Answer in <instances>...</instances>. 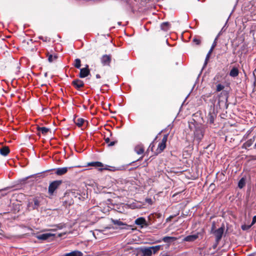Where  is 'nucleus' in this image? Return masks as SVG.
Returning <instances> with one entry per match:
<instances>
[{
    "label": "nucleus",
    "instance_id": "obj_48",
    "mask_svg": "<svg viewBox=\"0 0 256 256\" xmlns=\"http://www.w3.org/2000/svg\"><path fill=\"white\" fill-rule=\"evenodd\" d=\"M96 78H101L100 74H96Z\"/></svg>",
    "mask_w": 256,
    "mask_h": 256
},
{
    "label": "nucleus",
    "instance_id": "obj_42",
    "mask_svg": "<svg viewBox=\"0 0 256 256\" xmlns=\"http://www.w3.org/2000/svg\"><path fill=\"white\" fill-rule=\"evenodd\" d=\"M215 228H216V224H215L214 222H213L212 224V230H211L212 232L213 233V232L214 230H215Z\"/></svg>",
    "mask_w": 256,
    "mask_h": 256
},
{
    "label": "nucleus",
    "instance_id": "obj_30",
    "mask_svg": "<svg viewBox=\"0 0 256 256\" xmlns=\"http://www.w3.org/2000/svg\"><path fill=\"white\" fill-rule=\"evenodd\" d=\"M245 181H246V180L244 178H242L240 180V181L238 182V186L240 188H242L246 184Z\"/></svg>",
    "mask_w": 256,
    "mask_h": 256
},
{
    "label": "nucleus",
    "instance_id": "obj_54",
    "mask_svg": "<svg viewBox=\"0 0 256 256\" xmlns=\"http://www.w3.org/2000/svg\"><path fill=\"white\" fill-rule=\"evenodd\" d=\"M216 77H217V76H216V77L214 78V79H216Z\"/></svg>",
    "mask_w": 256,
    "mask_h": 256
},
{
    "label": "nucleus",
    "instance_id": "obj_46",
    "mask_svg": "<svg viewBox=\"0 0 256 256\" xmlns=\"http://www.w3.org/2000/svg\"><path fill=\"white\" fill-rule=\"evenodd\" d=\"M214 48H210V50L208 52V54H211Z\"/></svg>",
    "mask_w": 256,
    "mask_h": 256
},
{
    "label": "nucleus",
    "instance_id": "obj_45",
    "mask_svg": "<svg viewBox=\"0 0 256 256\" xmlns=\"http://www.w3.org/2000/svg\"><path fill=\"white\" fill-rule=\"evenodd\" d=\"M253 74H254V86H256V75H255V74L254 73Z\"/></svg>",
    "mask_w": 256,
    "mask_h": 256
},
{
    "label": "nucleus",
    "instance_id": "obj_47",
    "mask_svg": "<svg viewBox=\"0 0 256 256\" xmlns=\"http://www.w3.org/2000/svg\"><path fill=\"white\" fill-rule=\"evenodd\" d=\"M144 155L142 156L138 159L136 161H139V160H142V158H144Z\"/></svg>",
    "mask_w": 256,
    "mask_h": 256
},
{
    "label": "nucleus",
    "instance_id": "obj_17",
    "mask_svg": "<svg viewBox=\"0 0 256 256\" xmlns=\"http://www.w3.org/2000/svg\"><path fill=\"white\" fill-rule=\"evenodd\" d=\"M171 26V24L169 22H164L160 24V28L162 30L167 32Z\"/></svg>",
    "mask_w": 256,
    "mask_h": 256
},
{
    "label": "nucleus",
    "instance_id": "obj_32",
    "mask_svg": "<svg viewBox=\"0 0 256 256\" xmlns=\"http://www.w3.org/2000/svg\"><path fill=\"white\" fill-rule=\"evenodd\" d=\"M72 196L80 200L81 195L78 191H74L72 192Z\"/></svg>",
    "mask_w": 256,
    "mask_h": 256
},
{
    "label": "nucleus",
    "instance_id": "obj_4",
    "mask_svg": "<svg viewBox=\"0 0 256 256\" xmlns=\"http://www.w3.org/2000/svg\"><path fill=\"white\" fill-rule=\"evenodd\" d=\"M62 183V180H56L51 182L48 188V194L50 195H53L55 191L59 188Z\"/></svg>",
    "mask_w": 256,
    "mask_h": 256
},
{
    "label": "nucleus",
    "instance_id": "obj_21",
    "mask_svg": "<svg viewBox=\"0 0 256 256\" xmlns=\"http://www.w3.org/2000/svg\"><path fill=\"white\" fill-rule=\"evenodd\" d=\"M87 166H89L98 168L102 167L104 166V164L100 162H92L88 163Z\"/></svg>",
    "mask_w": 256,
    "mask_h": 256
},
{
    "label": "nucleus",
    "instance_id": "obj_35",
    "mask_svg": "<svg viewBox=\"0 0 256 256\" xmlns=\"http://www.w3.org/2000/svg\"><path fill=\"white\" fill-rule=\"evenodd\" d=\"M154 143H153V142H152V143L150 144V146H149V147H148V150H147V151H148V150H151L152 152H153V151H154Z\"/></svg>",
    "mask_w": 256,
    "mask_h": 256
},
{
    "label": "nucleus",
    "instance_id": "obj_12",
    "mask_svg": "<svg viewBox=\"0 0 256 256\" xmlns=\"http://www.w3.org/2000/svg\"><path fill=\"white\" fill-rule=\"evenodd\" d=\"M54 236V234H52L50 233H45L38 235L36 236V238L40 240H46Z\"/></svg>",
    "mask_w": 256,
    "mask_h": 256
},
{
    "label": "nucleus",
    "instance_id": "obj_10",
    "mask_svg": "<svg viewBox=\"0 0 256 256\" xmlns=\"http://www.w3.org/2000/svg\"><path fill=\"white\" fill-rule=\"evenodd\" d=\"M216 117V114L214 112V110H210L208 115V122L210 124H214Z\"/></svg>",
    "mask_w": 256,
    "mask_h": 256
},
{
    "label": "nucleus",
    "instance_id": "obj_27",
    "mask_svg": "<svg viewBox=\"0 0 256 256\" xmlns=\"http://www.w3.org/2000/svg\"><path fill=\"white\" fill-rule=\"evenodd\" d=\"M76 68H80L81 66V60L80 58H76L74 60V64H72Z\"/></svg>",
    "mask_w": 256,
    "mask_h": 256
},
{
    "label": "nucleus",
    "instance_id": "obj_56",
    "mask_svg": "<svg viewBox=\"0 0 256 256\" xmlns=\"http://www.w3.org/2000/svg\"><path fill=\"white\" fill-rule=\"evenodd\" d=\"M1 226V224L0 223V227Z\"/></svg>",
    "mask_w": 256,
    "mask_h": 256
},
{
    "label": "nucleus",
    "instance_id": "obj_16",
    "mask_svg": "<svg viewBox=\"0 0 256 256\" xmlns=\"http://www.w3.org/2000/svg\"><path fill=\"white\" fill-rule=\"evenodd\" d=\"M134 151L138 154H142L144 153V148L142 144H139L135 146Z\"/></svg>",
    "mask_w": 256,
    "mask_h": 256
},
{
    "label": "nucleus",
    "instance_id": "obj_1",
    "mask_svg": "<svg viewBox=\"0 0 256 256\" xmlns=\"http://www.w3.org/2000/svg\"><path fill=\"white\" fill-rule=\"evenodd\" d=\"M44 198L42 196H34L28 200L27 206L30 210H38Z\"/></svg>",
    "mask_w": 256,
    "mask_h": 256
},
{
    "label": "nucleus",
    "instance_id": "obj_36",
    "mask_svg": "<svg viewBox=\"0 0 256 256\" xmlns=\"http://www.w3.org/2000/svg\"><path fill=\"white\" fill-rule=\"evenodd\" d=\"M210 54H209L208 53L207 54L206 58V60H205L204 66H206L207 64L208 61V60L210 58Z\"/></svg>",
    "mask_w": 256,
    "mask_h": 256
},
{
    "label": "nucleus",
    "instance_id": "obj_50",
    "mask_svg": "<svg viewBox=\"0 0 256 256\" xmlns=\"http://www.w3.org/2000/svg\"><path fill=\"white\" fill-rule=\"evenodd\" d=\"M217 246V245L216 246V244L213 246L214 248H216Z\"/></svg>",
    "mask_w": 256,
    "mask_h": 256
},
{
    "label": "nucleus",
    "instance_id": "obj_53",
    "mask_svg": "<svg viewBox=\"0 0 256 256\" xmlns=\"http://www.w3.org/2000/svg\"><path fill=\"white\" fill-rule=\"evenodd\" d=\"M216 77H217V76H216V77L214 78V79H216Z\"/></svg>",
    "mask_w": 256,
    "mask_h": 256
},
{
    "label": "nucleus",
    "instance_id": "obj_37",
    "mask_svg": "<svg viewBox=\"0 0 256 256\" xmlns=\"http://www.w3.org/2000/svg\"><path fill=\"white\" fill-rule=\"evenodd\" d=\"M145 202L150 204H152V200L150 198H146L145 200Z\"/></svg>",
    "mask_w": 256,
    "mask_h": 256
},
{
    "label": "nucleus",
    "instance_id": "obj_43",
    "mask_svg": "<svg viewBox=\"0 0 256 256\" xmlns=\"http://www.w3.org/2000/svg\"><path fill=\"white\" fill-rule=\"evenodd\" d=\"M256 222V216H254L252 218V220L251 224L252 226Z\"/></svg>",
    "mask_w": 256,
    "mask_h": 256
},
{
    "label": "nucleus",
    "instance_id": "obj_40",
    "mask_svg": "<svg viewBox=\"0 0 256 256\" xmlns=\"http://www.w3.org/2000/svg\"><path fill=\"white\" fill-rule=\"evenodd\" d=\"M174 217V216H170L166 219V222H168L172 220Z\"/></svg>",
    "mask_w": 256,
    "mask_h": 256
},
{
    "label": "nucleus",
    "instance_id": "obj_52",
    "mask_svg": "<svg viewBox=\"0 0 256 256\" xmlns=\"http://www.w3.org/2000/svg\"><path fill=\"white\" fill-rule=\"evenodd\" d=\"M254 148H256V144H255V145H254Z\"/></svg>",
    "mask_w": 256,
    "mask_h": 256
},
{
    "label": "nucleus",
    "instance_id": "obj_7",
    "mask_svg": "<svg viewBox=\"0 0 256 256\" xmlns=\"http://www.w3.org/2000/svg\"><path fill=\"white\" fill-rule=\"evenodd\" d=\"M112 56L110 54H104L100 58V62L103 66H110Z\"/></svg>",
    "mask_w": 256,
    "mask_h": 256
},
{
    "label": "nucleus",
    "instance_id": "obj_38",
    "mask_svg": "<svg viewBox=\"0 0 256 256\" xmlns=\"http://www.w3.org/2000/svg\"><path fill=\"white\" fill-rule=\"evenodd\" d=\"M217 40H218V36L215 38V40H214V42H213V43L212 44V46H211V48H214L216 46Z\"/></svg>",
    "mask_w": 256,
    "mask_h": 256
},
{
    "label": "nucleus",
    "instance_id": "obj_34",
    "mask_svg": "<svg viewBox=\"0 0 256 256\" xmlns=\"http://www.w3.org/2000/svg\"><path fill=\"white\" fill-rule=\"evenodd\" d=\"M252 226V225L250 224V225H246V224H244V225H242V229L243 230H248V229L250 228Z\"/></svg>",
    "mask_w": 256,
    "mask_h": 256
},
{
    "label": "nucleus",
    "instance_id": "obj_5",
    "mask_svg": "<svg viewBox=\"0 0 256 256\" xmlns=\"http://www.w3.org/2000/svg\"><path fill=\"white\" fill-rule=\"evenodd\" d=\"M168 134H164L162 138V142L159 143L158 148L156 152H154V154L158 155L161 153L166 147V142L168 140Z\"/></svg>",
    "mask_w": 256,
    "mask_h": 256
},
{
    "label": "nucleus",
    "instance_id": "obj_2",
    "mask_svg": "<svg viewBox=\"0 0 256 256\" xmlns=\"http://www.w3.org/2000/svg\"><path fill=\"white\" fill-rule=\"evenodd\" d=\"M104 139L108 147L114 146L118 142V140L113 136L112 132L108 130L104 132Z\"/></svg>",
    "mask_w": 256,
    "mask_h": 256
},
{
    "label": "nucleus",
    "instance_id": "obj_6",
    "mask_svg": "<svg viewBox=\"0 0 256 256\" xmlns=\"http://www.w3.org/2000/svg\"><path fill=\"white\" fill-rule=\"evenodd\" d=\"M224 227L223 225L220 228H218V230H216L213 232V234L216 236V246L218 244L219 242L222 239V236L224 232Z\"/></svg>",
    "mask_w": 256,
    "mask_h": 256
},
{
    "label": "nucleus",
    "instance_id": "obj_11",
    "mask_svg": "<svg viewBox=\"0 0 256 256\" xmlns=\"http://www.w3.org/2000/svg\"><path fill=\"white\" fill-rule=\"evenodd\" d=\"M135 224L138 226H140L142 228H143L144 226H148L146 220L143 217H140L136 218L135 220Z\"/></svg>",
    "mask_w": 256,
    "mask_h": 256
},
{
    "label": "nucleus",
    "instance_id": "obj_29",
    "mask_svg": "<svg viewBox=\"0 0 256 256\" xmlns=\"http://www.w3.org/2000/svg\"><path fill=\"white\" fill-rule=\"evenodd\" d=\"M160 246L158 245L156 246H150V248L152 250V254H154L156 253L160 249Z\"/></svg>",
    "mask_w": 256,
    "mask_h": 256
},
{
    "label": "nucleus",
    "instance_id": "obj_28",
    "mask_svg": "<svg viewBox=\"0 0 256 256\" xmlns=\"http://www.w3.org/2000/svg\"><path fill=\"white\" fill-rule=\"evenodd\" d=\"M176 240V238L172 236H164L162 238V240L165 242H170L172 240L174 241Z\"/></svg>",
    "mask_w": 256,
    "mask_h": 256
},
{
    "label": "nucleus",
    "instance_id": "obj_18",
    "mask_svg": "<svg viewBox=\"0 0 256 256\" xmlns=\"http://www.w3.org/2000/svg\"><path fill=\"white\" fill-rule=\"evenodd\" d=\"M238 74L239 70L236 67H233L230 72V76L233 78L238 76Z\"/></svg>",
    "mask_w": 256,
    "mask_h": 256
},
{
    "label": "nucleus",
    "instance_id": "obj_33",
    "mask_svg": "<svg viewBox=\"0 0 256 256\" xmlns=\"http://www.w3.org/2000/svg\"><path fill=\"white\" fill-rule=\"evenodd\" d=\"M224 86L220 84H218L216 85V92H219L224 90Z\"/></svg>",
    "mask_w": 256,
    "mask_h": 256
},
{
    "label": "nucleus",
    "instance_id": "obj_9",
    "mask_svg": "<svg viewBox=\"0 0 256 256\" xmlns=\"http://www.w3.org/2000/svg\"><path fill=\"white\" fill-rule=\"evenodd\" d=\"M72 84L77 90H80L84 86V82L83 81L79 79H76L74 80L72 82Z\"/></svg>",
    "mask_w": 256,
    "mask_h": 256
},
{
    "label": "nucleus",
    "instance_id": "obj_51",
    "mask_svg": "<svg viewBox=\"0 0 256 256\" xmlns=\"http://www.w3.org/2000/svg\"><path fill=\"white\" fill-rule=\"evenodd\" d=\"M162 256H169L168 254H164V255H163Z\"/></svg>",
    "mask_w": 256,
    "mask_h": 256
},
{
    "label": "nucleus",
    "instance_id": "obj_22",
    "mask_svg": "<svg viewBox=\"0 0 256 256\" xmlns=\"http://www.w3.org/2000/svg\"><path fill=\"white\" fill-rule=\"evenodd\" d=\"M254 140H255L254 137L252 138H250V139L248 140L246 142H244L243 144L242 148H247L250 147L254 143Z\"/></svg>",
    "mask_w": 256,
    "mask_h": 256
},
{
    "label": "nucleus",
    "instance_id": "obj_19",
    "mask_svg": "<svg viewBox=\"0 0 256 256\" xmlns=\"http://www.w3.org/2000/svg\"><path fill=\"white\" fill-rule=\"evenodd\" d=\"M10 152V148L7 146H2L0 149V154L4 156H6Z\"/></svg>",
    "mask_w": 256,
    "mask_h": 256
},
{
    "label": "nucleus",
    "instance_id": "obj_20",
    "mask_svg": "<svg viewBox=\"0 0 256 256\" xmlns=\"http://www.w3.org/2000/svg\"><path fill=\"white\" fill-rule=\"evenodd\" d=\"M198 238V236L196 234L190 235L186 236L184 240L185 242H194Z\"/></svg>",
    "mask_w": 256,
    "mask_h": 256
},
{
    "label": "nucleus",
    "instance_id": "obj_39",
    "mask_svg": "<svg viewBox=\"0 0 256 256\" xmlns=\"http://www.w3.org/2000/svg\"><path fill=\"white\" fill-rule=\"evenodd\" d=\"M39 38L44 42H46L48 40L49 41V40H48V38H46V37L44 38L42 36H39Z\"/></svg>",
    "mask_w": 256,
    "mask_h": 256
},
{
    "label": "nucleus",
    "instance_id": "obj_55",
    "mask_svg": "<svg viewBox=\"0 0 256 256\" xmlns=\"http://www.w3.org/2000/svg\"><path fill=\"white\" fill-rule=\"evenodd\" d=\"M216 77H217V76H216V77L214 78V79H216Z\"/></svg>",
    "mask_w": 256,
    "mask_h": 256
},
{
    "label": "nucleus",
    "instance_id": "obj_23",
    "mask_svg": "<svg viewBox=\"0 0 256 256\" xmlns=\"http://www.w3.org/2000/svg\"><path fill=\"white\" fill-rule=\"evenodd\" d=\"M82 253L78 250H74L69 253L66 254L64 256H82Z\"/></svg>",
    "mask_w": 256,
    "mask_h": 256
},
{
    "label": "nucleus",
    "instance_id": "obj_14",
    "mask_svg": "<svg viewBox=\"0 0 256 256\" xmlns=\"http://www.w3.org/2000/svg\"><path fill=\"white\" fill-rule=\"evenodd\" d=\"M228 93L226 91L223 90L222 92L218 95V103L220 104V102L223 101L222 100H221L222 98H223L224 99L225 102H228Z\"/></svg>",
    "mask_w": 256,
    "mask_h": 256
},
{
    "label": "nucleus",
    "instance_id": "obj_49",
    "mask_svg": "<svg viewBox=\"0 0 256 256\" xmlns=\"http://www.w3.org/2000/svg\"><path fill=\"white\" fill-rule=\"evenodd\" d=\"M256 255V254H251L248 255V256H255Z\"/></svg>",
    "mask_w": 256,
    "mask_h": 256
},
{
    "label": "nucleus",
    "instance_id": "obj_13",
    "mask_svg": "<svg viewBox=\"0 0 256 256\" xmlns=\"http://www.w3.org/2000/svg\"><path fill=\"white\" fill-rule=\"evenodd\" d=\"M68 169V168L66 167L58 168L55 172V174L58 176L63 175L67 172Z\"/></svg>",
    "mask_w": 256,
    "mask_h": 256
},
{
    "label": "nucleus",
    "instance_id": "obj_44",
    "mask_svg": "<svg viewBox=\"0 0 256 256\" xmlns=\"http://www.w3.org/2000/svg\"><path fill=\"white\" fill-rule=\"evenodd\" d=\"M228 50L227 44H225V48L223 50L224 53H226Z\"/></svg>",
    "mask_w": 256,
    "mask_h": 256
},
{
    "label": "nucleus",
    "instance_id": "obj_26",
    "mask_svg": "<svg viewBox=\"0 0 256 256\" xmlns=\"http://www.w3.org/2000/svg\"><path fill=\"white\" fill-rule=\"evenodd\" d=\"M84 122L85 120L84 118H78L74 121V122L78 126L81 127L83 125Z\"/></svg>",
    "mask_w": 256,
    "mask_h": 256
},
{
    "label": "nucleus",
    "instance_id": "obj_15",
    "mask_svg": "<svg viewBox=\"0 0 256 256\" xmlns=\"http://www.w3.org/2000/svg\"><path fill=\"white\" fill-rule=\"evenodd\" d=\"M36 130L44 136H46L48 133L50 132V129L46 127H40L38 126L36 127Z\"/></svg>",
    "mask_w": 256,
    "mask_h": 256
},
{
    "label": "nucleus",
    "instance_id": "obj_3",
    "mask_svg": "<svg viewBox=\"0 0 256 256\" xmlns=\"http://www.w3.org/2000/svg\"><path fill=\"white\" fill-rule=\"evenodd\" d=\"M204 132L205 130L203 126L201 125L196 126L194 131V140L196 141L198 144H199L203 138Z\"/></svg>",
    "mask_w": 256,
    "mask_h": 256
},
{
    "label": "nucleus",
    "instance_id": "obj_31",
    "mask_svg": "<svg viewBox=\"0 0 256 256\" xmlns=\"http://www.w3.org/2000/svg\"><path fill=\"white\" fill-rule=\"evenodd\" d=\"M192 42L196 45H200L201 44V40L198 38V36H196L192 40Z\"/></svg>",
    "mask_w": 256,
    "mask_h": 256
},
{
    "label": "nucleus",
    "instance_id": "obj_41",
    "mask_svg": "<svg viewBox=\"0 0 256 256\" xmlns=\"http://www.w3.org/2000/svg\"><path fill=\"white\" fill-rule=\"evenodd\" d=\"M112 222H113L114 224H117L119 226H120L122 224V222H121L120 221L118 220H112Z\"/></svg>",
    "mask_w": 256,
    "mask_h": 256
},
{
    "label": "nucleus",
    "instance_id": "obj_8",
    "mask_svg": "<svg viewBox=\"0 0 256 256\" xmlns=\"http://www.w3.org/2000/svg\"><path fill=\"white\" fill-rule=\"evenodd\" d=\"M90 74L89 66L88 64H86L84 68L80 69L78 76L80 78H84L88 76Z\"/></svg>",
    "mask_w": 256,
    "mask_h": 256
},
{
    "label": "nucleus",
    "instance_id": "obj_24",
    "mask_svg": "<svg viewBox=\"0 0 256 256\" xmlns=\"http://www.w3.org/2000/svg\"><path fill=\"white\" fill-rule=\"evenodd\" d=\"M142 252L144 256H151L152 254V250L150 248V247L144 248L142 250Z\"/></svg>",
    "mask_w": 256,
    "mask_h": 256
},
{
    "label": "nucleus",
    "instance_id": "obj_25",
    "mask_svg": "<svg viewBox=\"0 0 256 256\" xmlns=\"http://www.w3.org/2000/svg\"><path fill=\"white\" fill-rule=\"evenodd\" d=\"M46 55L50 62H52L58 58V56L56 55L53 56L52 54H50L48 52H46Z\"/></svg>",
    "mask_w": 256,
    "mask_h": 256
}]
</instances>
